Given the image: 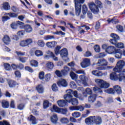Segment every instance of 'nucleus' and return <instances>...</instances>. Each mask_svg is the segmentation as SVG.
Here are the masks:
<instances>
[{"label":"nucleus","instance_id":"de8ad7c7","mask_svg":"<svg viewBox=\"0 0 125 125\" xmlns=\"http://www.w3.org/2000/svg\"><path fill=\"white\" fill-rule=\"evenodd\" d=\"M110 37L113 39V40H116V41H118V40L120 39V38L119 37V36L118 35L112 33L110 35Z\"/></svg>","mask_w":125,"mask_h":125},{"label":"nucleus","instance_id":"338daca9","mask_svg":"<svg viewBox=\"0 0 125 125\" xmlns=\"http://www.w3.org/2000/svg\"><path fill=\"white\" fill-rule=\"evenodd\" d=\"M52 89L53 91H57L58 90V87L56 86V84H53L52 85Z\"/></svg>","mask_w":125,"mask_h":125},{"label":"nucleus","instance_id":"bf43d9fd","mask_svg":"<svg viewBox=\"0 0 125 125\" xmlns=\"http://www.w3.org/2000/svg\"><path fill=\"white\" fill-rule=\"evenodd\" d=\"M39 79L40 80H43L44 79V72L42 71L39 73Z\"/></svg>","mask_w":125,"mask_h":125},{"label":"nucleus","instance_id":"b1692460","mask_svg":"<svg viewBox=\"0 0 125 125\" xmlns=\"http://www.w3.org/2000/svg\"><path fill=\"white\" fill-rule=\"evenodd\" d=\"M3 42L5 44H9L11 42L10 38L7 35H5L3 38Z\"/></svg>","mask_w":125,"mask_h":125},{"label":"nucleus","instance_id":"c756f323","mask_svg":"<svg viewBox=\"0 0 125 125\" xmlns=\"http://www.w3.org/2000/svg\"><path fill=\"white\" fill-rule=\"evenodd\" d=\"M1 104L2 107L5 109H6V108H8V107H9V103L5 100H3L2 101Z\"/></svg>","mask_w":125,"mask_h":125},{"label":"nucleus","instance_id":"603ef678","mask_svg":"<svg viewBox=\"0 0 125 125\" xmlns=\"http://www.w3.org/2000/svg\"><path fill=\"white\" fill-rule=\"evenodd\" d=\"M75 73H76V74H78L80 75H85V72H84V70H83V69H80L78 70H77Z\"/></svg>","mask_w":125,"mask_h":125},{"label":"nucleus","instance_id":"7c9ffc66","mask_svg":"<svg viewBox=\"0 0 125 125\" xmlns=\"http://www.w3.org/2000/svg\"><path fill=\"white\" fill-rule=\"evenodd\" d=\"M36 89L39 93H43V87L42 85H39L36 87Z\"/></svg>","mask_w":125,"mask_h":125},{"label":"nucleus","instance_id":"f3484780","mask_svg":"<svg viewBox=\"0 0 125 125\" xmlns=\"http://www.w3.org/2000/svg\"><path fill=\"white\" fill-rule=\"evenodd\" d=\"M67 102L68 103H71L72 105H73V106H77V105L79 104V101L76 98L71 99L69 100Z\"/></svg>","mask_w":125,"mask_h":125},{"label":"nucleus","instance_id":"0eeeda50","mask_svg":"<svg viewBox=\"0 0 125 125\" xmlns=\"http://www.w3.org/2000/svg\"><path fill=\"white\" fill-rule=\"evenodd\" d=\"M32 43H33V39L29 38L21 42L20 45L22 47H25V46H29V45H31Z\"/></svg>","mask_w":125,"mask_h":125},{"label":"nucleus","instance_id":"774afa93","mask_svg":"<svg viewBox=\"0 0 125 125\" xmlns=\"http://www.w3.org/2000/svg\"><path fill=\"white\" fill-rule=\"evenodd\" d=\"M9 19H10V18L8 16H5L2 17L3 22H5V21H7V20H9Z\"/></svg>","mask_w":125,"mask_h":125},{"label":"nucleus","instance_id":"a878e982","mask_svg":"<svg viewBox=\"0 0 125 125\" xmlns=\"http://www.w3.org/2000/svg\"><path fill=\"white\" fill-rule=\"evenodd\" d=\"M2 7L4 9V10H10V6L7 2H5L2 3Z\"/></svg>","mask_w":125,"mask_h":125},{"label":"nucleus","instance_id":"052dcab7","mask_svg":"<svg viewBox=\"0 0 125 125\" xmlns=\"http://www.w3.org/2000/svg\"><path fill=\"white\" fill-rule=\"evenodd\" d=\"M61 49V47L60 46H57L55 49V53L56 54V55H58V54H59V51L60 49Z\"/></svg>","mask_w":125,"mask_h":125},{"label":"nucleus","instance_id":"864d4df0","mask_svg":"<svg viewBox=\"0 0 125 125\" xmlns=\"http://www.w3.org/2000/svg\"><path fill=\"white\" fill-rule=\"evenodd\" d=\"M53 35H62V36H65V33L60 31H56L55 32H52Z\"/></svg>","mask_w":125,"mask_h":125},{"label":"nucleus","instance_id":"dca6fc26","mask_svg":"<svg viewBox=\"0 0 125 125\" xmlns=\"http://www.w3.org/2000/svg\"><path fill=\"white\" fill-rule=\"evenodd\" d=\"M85 123L87 125H93V116H91L89 118H86L85 120Z\"/></svg>","mask_w":125,"mask_h":125},{"label":"nucleus","instance_id":"6e6552de","mask_svg":"<svg viewBox=\"0 0 125 125\" xmlns=\"http://www.w3.org/2000/svg\"><path fill=\"white\" fill-rule=\"evenodd\" d=\"M81 67L83 68H87L90 66V60L89 59H84L81 63Z\"/></svg>","mask_w":125,"mask_h":125},{"label":"nucleus","instance_id":"8fccbe9b","mask_svg":"<svg viewBox=\"0 0 125 125\" xmlns=\"http://www.w3.org/2000/svg\"><path fill=\"white\" fill-rule=\"evenodd\" d=\"M17 24L18 26H20V28L21 29H23V28H24V25H25V23L24 22H22L20 21H17Z\"/></svg>","mask_w":125,"mask_h":125},{"label":"nucleus","instance_id":"aec40b11","mask_svg":"<svg viewBox=\"0 0 125 125\" xmlns=\"http://www.w3.org/2000/svg\"><path fill=\"white\" fill-rule=\"evenodd\" d=\"M24 29L25 32L26 33H32V32H33V28H32V26L29 24L24 25Z\"/></svg>","mask_w":125,"mask_h":125},{"label":"nucleus","instance_id":"bb28decb","mask_svg":"<svg viewBox=\"0 0 125 125\" xmlns=\"http://www.w3.org/2000/svg\"><path fill=\"white\" fill-rule=\"evenodd\" d=\"M92 74L94 76H96V77H102L103 75L102 72L98 71L97 70H93L92 71Z\"/></svg>","mask_w":125,"mask_h":125},{"label":"nucleus","instance_id":"5fc2aeb1","mask_svg":"<svg viewBox=\"0 0 125 125\" xmlns=\"http://www.w3.org/2000/svg\"><path fill=\"white\" fill-rule=\"evenodd\" d=\"M107 21L108 23H113V24H116L117 23V20L115 18H113L112 19H108L107 20Z\"/></svg>","mask_w":125,"mask_h":125},{"label":"nucleus","instance_id":"9b49d317","mask_svg":"<svg viewBox=\"0 0 125 125\" xmlns=\"http://www.w3.org/2000/svg\"><path fill=\"white\" fill-rule=\"evenodd\" d=\"M57 84L59 85L60 87L61 86H63V87H66L67 85H68V83H67V81L64 79H61L57 82Z\"/></svg>","mask_w":125,"mask_h":125},{"label":"nucleus","instance_id":"680f3d73","mask_svg":"<svg viewBox=\"0 0 125 125\" xmlns=\"http://www.w3.org/2000/svg\"><path fill=\"white\" fill-rule=\"evenodd\" d=\"M94 49L96 51V52H100V47H99V45H96L94 47Z\"/></svg>","mask_w":125,"mask_h":125},{"label":"nucleus","instance_id":"e433bc0d","mask_svg":"<svg viewBox=\"0 0 125 125\" xmlns=\"http://www.w3.org/2000/svg\"><path fill=\"white\" fill-rule=\"evenodd\" d=\"M105 92L108 93V94H115V90L112 88H110L105 90Z\"/></svg>","mask_w":125,"mask_h":125},{"label":"nucleus","instance_id":"e2e57ef3","mask_svg":"<svg viewBox=\"0 0 125 125\" xmlns=\"http://www.w3.org/2000/svg\"><path fill=\"white\" fill-rule=\"evenodd\" d=\"M70 86L71 88H76L77 85H76V83L72 81L70 83Z\"/></svg>","mask_w":125,"mask_h":125},{"label":"nucleus","instance_id":"0e129e2a","mask_svg":"<svg viewBox=\"0 0 125 125\" xmlns=\"http://www.w3.org/2000/svg\"><path fill=\"white\" fill-rule=\"evenodd\" d=\"M116 29H117L118 31L119 32H123L124 31V27L122 25H118L116 26Z\"/></svg>","mask_w":125,"mask_h":125},{"label":"nucleus","instance_id":"cd10ccee","mask_svg":"<svg viewBox=\"0 0 125 125\" xmlns=\"http://www.w3.org/2000/svg\"><path fill=\"white\" fill-rule=\"evenodd\" d=\"M114 91L117 92V94H122V89L119 85H115L114 86Z\"/></svg>","mask_w":125,"mask_h":125},{"label":"nucleus","instance_id":"49530a36","mask_svg":"<svg viewBox=\"0 0 125 125\" xmlns=\"http://www.w3.org/2000/svg\"><path fill=\"white\" fill-rule=\"evenodd\" d=\"M37 44L39 45V46H40V47H43L45 43L42 40H39L37 42Z\"/></svg>","mask_w":125,"mask_h":125},{"label":"nucleus","instance_id":"a19ab883","mask_svg":"<svg viewBox=\"0 0 125 125\" xmlns=\"http://www.w3.org/2000/svg\"><path fill=\"white\" fill-rule=\"evenodd\" d=\"M35 54L38 57H40V56H42L43 55V54L42 53V52L41 50H36V51H35Z\"/></svg>","mask_w":125,"mask_h":125},{"label":"nucleus","instance_id":"58836bf2","mask_svg":"<svg viewBox=\"0 0 125 125\" xmlns=\"http://www.w3.org/2000/svg\"><path fill=\"white\" fill-rule=\"evenodd\" d=\"M115 45L118 48H125V45L122 42L116 43Z\"/></svg>","mask_w":125,"mask_h":125},{"label":"nucleus","instance_id":"3c124183","mask_svg":"<svg viewBox=\"0 0 125 125\" xmlns=\"http://www.w3.org/2000/svg\"><path fill=\"white\" fill-rule=\"evenodd\" d=\"M67 112H68L67 108H61V110H60V113H61L62 115H66Z\"/></svg>","mask_w":125,"mask_h":125},{"label":"nucleus","instance_id":"f8f14e48","mask_svg":"<svg viewBox=\"0 0 125 125\" xmlns=\"http://www.w3.org/2000/svg\"><path fill=\"white\" fill-rule=\"evenodd\" d=\"M97 97V95L96 94H93L92 95H90V96L88 97V102L89 103H94L96 101V98Z\"/></svg>","mask_w":125,"mask_h":125},{"label":"nucleus","instance_id":"f03ea898","mask_svg":"<svg viewBox=\"0 0 125 125\" xmlns=\"http://www.w3.org/2000/svg\"><path fill=\"white\" fill-rule=\"evenodd\" d=\"M125 61L120 60L117 62L116 66L113 68V71L116 73H124V67H125Z\"/></svg>","mask_w":125,"mask_h":125},{"label":"nucleus","instance_id":"13d9d810","mask_svg":"<svg viewBox=\"0 0 125 125\" xmlns=\"http://www.w3.org/2000/svg\"><path fill=\"white\" fill-rule=\"evenodd\" d=\"M25 107V105L23 104H21L18 105L17 108L19 110H23L24 108Z\"/></svg>","mask_w":125,"mask_h":125},{"label":"nucleus","instance_id":"a18cd8bd","mask_svg":"<svg viewBox=\"0 0 125 125\" xmlns=\"http://www.w3.org/2000/svg\"><path fill=\"white\" fill-rule=\"evenodd\" d=\"M30 65L32 67H38V62L36 61H31L30 62Z\"/></svg>","mask_w":125,"mask_h":125},{"label":"nucleus","instance_id":"72a5a7b5","mask_svg":"<svg viewBox=\"0 0 125 125\" xmlns=\"http://www.w3.org/2000/svg\"><path fill=\"white\" fill-rule=\"evenodd\" d=\"M93 91L95 93L99 94V93H102L103 91L101 88H99L98 87H94L93 88Z\"/></svg>","mask_w":125,"mask_h":125},{"label":"nucleus","instance_id":"f704fd0d","mask_svg":"<svg viewBox=\"0 0 125 125\" xmlns=\"http://www.w3.org/2000/svg\"><path fill=\"white\" fill-rule=\"evenodd\" d=\"M79 79L81 81V82H86L88 80V78L86 77L84 75H82L79 76Z\"/></svg>","mask_w":125,"mask_h":125},{"label":"nucleus","instance_id":"c9c22d12","mask_svg":"<svg viewBox=\"0 0 125 125\" xmlns=\"http://www.w3.org/2000/svg\"><path fill=\"white\" fill-rule=\"evenodd\" d=\"M63 97H64V99L66 100L65 101L66 102H68V101H69V100H70L71 98H73V95H68L67 94H66L64 95Z\"/></svg>","mask_w":125,"mask_h":125},{"label":"nucleus","instance_id":"c85d7f7f","mask_svg":"<svg viewBox=\"0 0 125 125\" xmlns=\"http://www.w3.org/2000/svg\"><path fill=\"white\" fill-rule=\"evenodd\" d=\"M8 83L10 87H14L15 85H17V83L12 80H8Z\"/></svg>","mask_w":125,"mask_h":125},{"label":"nucleus","instance_id":"6e6d98bb","mask_svg":"<svg viewBox=\"0 0 125 125\" xmlns=\"http://www.w3.org/2000/svg\"><path fill=\"white\" fill-rule=\"evenodd\" d=\"M53 39H54V36L51 35H47L44 37L45 41H48V40H52Z\"/></svg>","mask_w":125,"mask_h":125},{"label":"nucleus","instance_id":"37998d69","mask_svg":"<svg viewBox=\"0 0 125 125\" xmlns=\"http://www.w3.org/2000/svg\"><path fill=\"white\" fill-rule=\"evenodd\" d=\"M61 123L62 124H68L69 123V119L67 118L63 117L60 120Z\"/></svg>","mask_w":125,"mask_h":125},{"label":"nucleus","instance_id":"c03bdc74","mask_svg":"<svg viewBox=\"0 0 125 125\" xmlns=\"http://www.w3.org/2000/svg\"><path fill=\"white\" fill-rule=\"evenodd\" d=\"M17 22H13L10 24L11 28L13 30H16L17 29Z\"/></svg>","mask_w":125,"mask_h":125},{"label":"nucleus","instance_id":"ddd939ff","mask_svg":"<svg viewBox=\"0 0 125 125\" xmlns=\"http://www.w3.org/2000/svg\"><path fill=\"white\" fill-rule=\"evenodd\" d=\"M97 64L99 66H107L108 65V62L105 59H101L98 60Z\"/></svg>","mask_w":125,"mask_h":125},{"label":"nucleus","instance_id":"7ed1b4c3","mask_svg":"<svg viewBox=\"0 0 125 125\" xmlns=\"http://www.w3.org/2000/svg\"><path fill=\"white\" fill-rule=\"evenodd\" d=\"M69 71H70L69 67H68L67 66H65L63 67V69L61 71L58 70H56L55 74L57 77H59V78H62L63 76H67Z\"/></svg>","mask_w":125,"mask_h":125},{"label":"nucleus","instance_id":"39448f33","mask_svg":"<svg viewBox=\"0 0 125 125\" xmlns=\"http://www.w3.org/2000/svg\"><path fill=\"white\" fill-rule=\"evenodd\" d=\"M88 6L91 11H92L94 14H98L99 12V8H98V6L96 5L94 2H91L89 3Z\"/></svg>","mask_w":125,"mask_h":125},{"label":"nucleus","instance_id":"4be33fe9","mask_svg":"<svg viewBox=\"0 0 125 125\" xmlns=\"http://www.w3.org/2000/svg\"><path fill=\"white\" fill-rule=\"evenodd\" d=\"M57 104L59 107H65L67 102L64 100H61L57 101Z\"/></svg>","mask_w":125,"mask_h":125},{"label":"nucleus","instance_id":"1a4fd4ad","mask_svg":"<svg viewBox=\"0 0 125 125\" xmlns=\"http://www.w3.org/2000/svg\"><path fill=\"white\" fill-rule=\"evenodd\" d=\"M60 54L64 61L67 60V56H68V50L66 48H63L60 51Z\"/></svg>","mask_w":125,"mask_h":125},{"label":"nucleus","instance_id":"4468645a","mask_svg":"<svg viewBox=\"0 0 125 125\" xmlns=\"http://www.w3.org/2000/svg\"><path fill=\"white\" fill-rule=\"evenodd\" d=\"M116 48L113 46H109L107 47L106 50V52H107L108 54H114V52L116 51Z\"/></svg>","mask_w":125,"mask_h":125},{"label":"nucleus","instance_id":"473e14b6","mask_svg":"<svg viewBox=\"0 0 125 125\" xmlns=\"http://www.w3.org/2000/svg\"><path fill=\"white\" fill-rule=\"evenodd\" d=\"M61 108L58 107L56 105H53V108L51 109V111L52 112H56V113H60V110Z\"/></svg>","mask_w":125,"mask_h":125},{"label":"nucleus","instance_id":"5701e85b","mask_svg":"<svg viewBox=\"0 0 125 125\" xmlns=\"http://www.w3.org/2000/svg\"><path fill=\"white\" fill-rule=\"evenodd\" d=\"M58 121V117L57 114H53V116H51V121L53 124H57Z\"/></svg>","mask_w":125,"mask_h":125},{"label":"nucleus","instance_id":"20e7f679","mask_svg":"<svg viewBox=\"0 0 125 125\" xmlns=\"http://www.w3.org/2000/svg\"><path fill=\"white\" fill-rule=\"evenodd\" d=\"M95 82L97 83V84H98L101 88H108V87L110 86V84H109V83H107L106 81H104L101 79H95Z\"/></svg>","mask_w":125,"mask_h":125},{"label":"nucleus","instance_id":"412c9836","mask_svg":"<svg viewBox=\"0 0 125 125\" xmlns=\"http://www.w3.org/2000/svg\"><path fill=\"white\" fill-rule=\"evenodd\" d=\"M57 44V43L55 41H52L51 42H48L46 43V46L50 48H52V47H55V46Z\"/></svg>","mask_w":125,"mask_h":125},{"label":"nucleus","instance_id":"4d7b16f0","mask_svg":"<svg viewBox=\"0 0 125 125\" xmlns=\"http://www.w3.org/2000/svg\"><path fill=\"white\" fill-rule=\"evenodd\" d=\"M49 103L47 101H45L43 103V108L46 109V108H48L49 105Z\"/></svg>","mask_w":125,"mask_h":125},{"label":"nucleus","instance_id":"9d476101","mask_svg":"<svg viewBox=\"0 0 125 125\" xmlns=\"http://www.w3.org/2000/svg\"><path fill=\"white\" fill-rule=\"evenodd\" d=\"M93 120L95 125H100L102 124V119L99 116H93Z\"/></svg>","mask_w":125,"mask_h":125},{"label":"nucleus","instance_id":"f257e3e1","mask_svg":"<svg viewBox=\"0 0 125 125\" xmlns=\"http://www.w3.org/2000/svg\"><path fill=\"white\" fill-rule=\"evenodd\" d=\"M85 0H74L75 7V14L77 16H80L82 10V4L84 3Z\"/></svg>","mask_w":125,"mask_h":125},{"label":"nucleus","instance_id":"423d86ee","mask_svg":"<svg viewBox=\"0 0 125 125\" xmlns=\"http://www.w3.org/2000/svg\"><path fill=\"white\" fill-rule=\"evenodd\" d=\"M121 75H123V72H119V74H117L115 72H113L110 74V79L112 81H118L119 82H122V76Z\"/></svg>","mask_w":125,"mask_h":125},{"label":"nucleus","instance_id":"2f4dec72","mask_svg":"<svg viewBox=\"0 0 125 125\" xmlns=\"http://www.w3.org/2000/svg\"><path fill=\"white\" fill-rule=\"evenodd\" d=\"M47 68L49 71L52 70L54 67V64L52 62H49L46 64Z\"/></svg>","mask_w":125,"mask_h":125},{"label":"nucleus","instance_id":"393cba45","mask_svg":"<svg viewBox=\"0 0 125 125\" xmlns=\"http://www.w3.org/2000/svg\"><path fill=\"white\" fill-rule=\"evenodd\" d=\"M70 76L71 77L72 80H74L75 82H78V76L74 72H71L70 73Z\"/></svg>","mask_w":125,"mask_h":125},{"label":"nucleus","instance_id":"6ab92c4d","mask_svg":"<svg viewBox=\"0 0 125 125\" xmlns=\"http://www.w3.org/2000/svg\"><path fill=\"white\" fill-rule=\"evenodd\" d=\"M28 119L29 120V121L32 125H37V124H38L36 117L33 115H30V117L28 118Z\"/></svg>","mask_w":125,"mask_h":125},{"label":"nucleus","instance_id":"2eb2a0df","mask_svg":"<svg viewBox=\"0 0 125 125\" xmlns=\"http://www.w3.org/2000/svg\"><path fill=\"white\" fill-rule=\"evenodd\" d=\"M113 54H115V56L117 59H122V50L120 49H117Z\"/></svg>","mask_w":125,"mask_h":125},{"label":"nucleus","instance_id":"79ce46f5","mask_svg":"<svg viewBox=\"0 0 125 125\" xmlns=\"http://www.w3.org/2000/svg\"><path fill=\"white\" fill-rule=\"evenodd\" d=\"M51 78V74H50V73H48L45 76L44 78V80H45V82H49Z\"/></svg>","mask_w":125,"mask_h":125},{"label":"nucleus","instance_id":"09e8293b","mask_svg":"<svg viewBox=\"0 0 125 125\" xmlns=\"http://www.w3.org/2000/svg\"><path fill=\"white\" fill-rule=\"evenodd\" d=\"M77 111H80V112H83L84 110V107L82 105L76 106Z\"/></svg>","mask_w":125,"mask_h":125},{"label":"nucleus","instance_id":"ea45409f","mask_svg":"<svg viewBox=\"0 0 125 125\" xmlns=\"http://www.w3.org/2000/svg\"><path fill=\"white\" fill-rule=\"evenodd\" d=\"M72 116L73 118H80L81 117V113L79 112L75 111L72 114Z\"/></svg>","mask_w":125,"mask_h":125},{"label":"nucleus","instance_id":"69168bd1","mask_svg":"<svg viewBox=\"0 0 125 125\" xmlns=\"http://www.w3.org/2000/svg\"><path fill=\"white\" fill-rule=\"evenodd\" d=\"M87 12V7L86 5L84 4L83 6V13H86Z\"/></svg>","mask_w":125,"mask_h":125},{"label":"nucleus","instance_id":"a211bd4d","mask_svg":"<svg viewBox=\"0 0 125 125\" xmlns=\"http://www.w3.org/2000/svg\"><path fill=\"white\" fill-rule=\"evenodd\" d=\"M85 92L83 93V95L84 97H87V94L89 95H92V90L90 89V88H86L85 90Z\"/></svg>","mask_w":125,"mask_h":125},{"label":"nucleus","instance_id":"4c0bfd02","mask_svg":"<svg viewBox=\"0 0 125 125\" xmlns=\"http://www.w3.org/2000/svg\"><path fill=\"white\" fill-rule=\"evenodd\" d=\"M4 67L6 71H10L11 70V66L8 63H4Z\"/></svg>","mask_w":125,"mask_h":125}]
</instances>
